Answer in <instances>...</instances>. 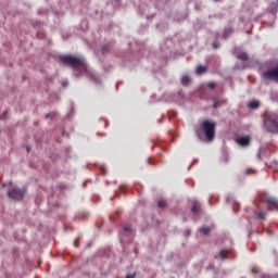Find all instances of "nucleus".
<instances>
[{"label":"nucleus","mask_w":278,"mask_h":278,"mask_svg":"<svg viewBox=\"0 0 278 278\" xmlns=\"http://www.w3.org/2000/svg\"><path fill=\"white\" fill-rule=\"evenodd\" d=\"M251 136L247 135V136H240L236 138V142L238 146H240L241 148H248L251 146Z\"/></svg>","instance_id":"nucleus-6"},{"label":"nucleus","mask_w":278,"mask_h":278,"mask_svg":"<svg viewBox=\"0 0 278 278\" xmlns=\"http://www.w3.org/2000/svg\"><path fill=\"white\" fill-rule=\"evenodd\" d=\"M255 215H256L257 219L265 220L267 213H266V211H260V213H255Z\"/></svg>","instance_id":"nucleus-10"},{"label":"nucleus","mask_w":278,"mask_h":278,"mask_svg":"<svg viewBox=\"0 0 278 278\" xmlns=\"http://www.w3.org/2000/svg\"><path fill=\"white\" fill-rule=\"evenodd\" d=\"M157 205L161 208L166 207L167 206L166 200H159Z\"/></svg>","instance_id":"nucleus-16"},{"label":"nucleus","mask_w":278,"mask_h":278,"mask_svg":"<svg viewBox=\"0 0 278 278\" xmlns=\"http://www.w3.org/2000/svg\"><path fill=\"white\" fill-rule=\"evenodd\" d=\"M215 127H216V123L210 119H205L201 124V128L204 131L208 142L215 139Z\"/></svg>","instance_id":"nucleus-3"},{"label":"nucleus","mask_w":278,"mask_h":278,"mask_svg":"<svg viewBox=\"0 0 278 278\" xmlns=\"http://www.w3.org/2000/svg\"><path fill=\"white\" fill-rule=\"evenodd\" d=\"M252 173H253V169H252V168H248V169H247V174H248V175H250V174H252Z\"/></svg>","instance_id":"nucleus-22"},{"label":"nucleus","mask_w":278,"mask_h":278,"mask_svg":"<svg viewBox=\"0 0 278 278\" xmlns=\"http://www.w3.org/2000/svg\"><path fill=\"white\" fill-rule=\"evenodd\" d=\"M200 208H201L200 202H194V204L192 206V213L197 214Z\"/></svg>","instance_id":"nucleus-12"},{"label":"nucleus","mask_w":278,"mask_h":278,"mask_svg":"<svg viewBox=\"0 0 278 278\" xmlns=\"http://www.w3.org/2000/svg\"><path fill=\"white\" fill-rule=\"evenodd\" d=\"M200 232L207 236L211 232V228H208L207 226H203L202 228H200Z\"/></svg>","instance_id":"nucleus-13"},{"label":"nucleus","mask_w":278,"mask_h":278,"mask_svg":"<svg viewBox=\"0 0 278 278\" xmlns=\"http://www.w3.org/2000/svg\"><path fill=\"white\" fill-rule=\"evenodd\" d=\"M59 60L73 70L85 73L87 71V66L85 60L74 55H60Z\"/></svg>","instance_id":"nucleus-1"},{"label":"nucleus","mask_w":278,"mask_h":278,"mask_svg":"<svg viewBox=\"0 0 278 278\" xmlns=\"http://www.w3.org/2000/svg\"><path fill=\"white\" fill-rule=\"evenodd\" d=\"M237 58H238L240 61H248L249 55H248L247 52H240V53H238Z\"/></svg>","instance_id":"nucleus-11"},{"label":"nucleus","mask_w":278,"mask_h":278,"mask_svg":"<svg viewBox=\"0 0 278 278\" xmlns=\"http://www.w3.org/2000/svg\"><path fill=\"white\" fill-rule=\"evenodd\" d=\"M109 50H110L109 46H103L102 53L105 54L109 52Z\"/></svg>","instance_id":"nucleus-20"},{"label":"nucleus","mask_w":278,"mask_h":278,"mask_svg":"<svg viewBox=\"0 0 278 278\" xmlns=\"http://www.w3.org/2000/svg\"><path fill=\"white\" fill-rule=\"evenodd\" d=\"M252 273H253V274H258L260 270L257 269V267H252Z\"/></svg>","instance_id":"nucleus-21"},{"label":"nucleus","mask_w":278,"mask_h":278,"mask_svg":"<svg viewBox=\"0 0 278 278\" xmlns=\"http://www.w3.org/2000/svg\"><path fill=\"white\" fill-rule=\"evenodd\" d=\"M218 106H219L218 101H215V102H214V108L217 109Z\"/></svg>","instance_id":"nucleus-23"},{"label":"nucleus","mask_w":278,"mask_h":278,"mask_svg":"<svg viewBox=\"0 0 278 278\" xmlns=\"http://www.w3.org/2000/svg\"><path fill=\"white\" fill-rule=\"evenodd\" d=\"M124 232H125L126 235L130 233V232H131L130 226H124Z\"/></svg>","instance_id":"nucleus-18"},{"label":"nucleus","mask_w":278,"mask_h":278,"mask_svg":"<svg viewBox=\"0 0 278 278\" xmlns=\"http://www.w3.org/2000/svg\"><path fill=\"white\" fill-rule=\"evenodd\" d=\"M207 86H208L210 89L214 90V89L216 88V83L210 81V83L207 84Z\"/></svg>","instance_id":"nucleus-17"},{"label":"nucleus","mask_w":278,"mask_h":278,"mask_svg":"<svg viewBox=\"0 0 278 278\" xmlns=\"http://www.w3.org/2000/svg\"><path fill=\"white\" fill-rule=\"evenodd\" d=\"M261 103L258 100H252L249 103V108L252 110H257L260 108Z\"/></svg>","instance_id":"nucleus-8"},{"label":"nucleus","mask_w":278,"mask_h":278,"mask_svg":"<svg viewBox=\"0 0 278 278\" xmlns=\"http://www.w3.org/2000/svg\"><path fill=\"white\" fill-rule=\"evenodd\" d=\"M213 47H214V49H218L219 45L214 43Z\"/></svg>","instance_id":"nucleus-24"},{"label":"nucleus","mask_w":278,"mask_h":278,"mask_svg":"<svg viewBox=\"0 0 278 278\" xmlns=\"http://www.w3.org/2000/svg\"><path fill=\"white\" fill-rule=\"evenodd\" d=\"M74 245H75L76 248H78V242H77V241H75Z\"/></svg>","instance_id":"nucleus-26"},{"label":"nucleus","mask_w":278,"mask_h":278,"mask_svg":"<svg viewBox=\"0 0 278 278\" xmlns=\"http://www.w3.org/2000/svg\"><path fill=\"white\" fill-rule=\"evenodd\" d=\"M230 34H231V29H226L224 33L225 39H227Z\"/></svg>","instance_id":"nucleus-19"},{"label":"nucleus","mask_w":278,"mask_h":278,"mask_svg":"<svg viewBox=\"0 0 278 278\" xmlns=\"http://www.w3.org/2000/svg\"><path fill=\"white\" fill-rule=\"evenodd\" d=\"M263 78L267 80L278 81V64L271 70H267L263 73Z\"/></svg>","instance_id":"nucleus-4"},{"label":"nucleus","mask_w":278,"mask_h":278,"mask_svg":"<svg viewBox=\"0 0 278 278\" xmlns=\"http://www.w3.org/2000/svg\"><path fill=\"white\" fill-rule=\"evenodd\" d=\"M228 250H220L219 255L222 260H226L228 255Z\"/></svg>","instance_id":"nucleus-15"},{"label":"nucleus","mask_w":278,"mask_h":278,"mask_svg":"<svg viewBox=\"0 0 278 278\" xmlns=\"http://www.w3.org/2000/svg\"><path fill=\"white\" fill-rule=\"evenodd\" d=\"M267 203L270 207H274L275 210H278V200H275V198H269L267 200Z\"/></svg>","instance_id":"nucleus-7"},{"label":"nucleus","mask_w":278,"mask_h":278,"mask_svg":"<svg viewBox=\"0 0 278 278\" xmlns=\"http://www.w3.org/2000/svg\"><path fill=\"white\" fill-rule=\"evenodd\" d=\"M8 195L12 200L21 201L23 198H25V190H23V189H10Z\"/></svg>","instance_id":"nucleus-5"},{"label":"nucleus","mask_w":278,"mask_h":278,"mask_svg":"<svg viewBox=\"0 0 278 278\" xmlns=\"http://www.w3.org/2000/svg\"><path fill=\"white\" fill-rule=\"evenodd\" d=\"M264 126L270 134H278V112L266 111L264 114Z\"/></svg>","instance_id":"nucleus-2"},{"label":"nucleus","mask_w":278,"mask_h":278,"mask_svg":"<svg viewBox=\"0 0 278 278\" xmlns=\"http://www.w3.org/2000/svg\"><path fill=\"white\" fill-rule=\"evenodd\" d=\"M189 83H190V77L187 76V75H185V76L182 77V79H181V84H182L184 86H188Z\"/></svg>","instance_id":"nucleus-14"},{"label":"nucleus","mask_w":278,"mask_h":278,"mask_svg":"<svg viewBox=\"0 0 278 278\" xmlns=\"http://www.w3.org/2000/svg\"><path fill=\"white\" fill-rule=\"evenodd\" d=\"M126 278H135V275H127Z\"/></svg>","instance_id":"nucleus-25"},{"label":"nucleus","mask_w":278,"mask_h":278,"mask_svg":"<svg viewBox=\"0 0 278 278\" xmlns=\"http://www.w3.org/2000/svg\"><path fill=\"white\" fill-rule=\"evenodd\" d=\"M206 71H207V66L199 65V66L197 67V74H198V75L205 74Z\"/></svg>","instance_id":"nucleus-9"}]
</instances>
